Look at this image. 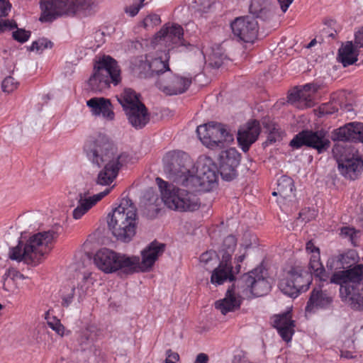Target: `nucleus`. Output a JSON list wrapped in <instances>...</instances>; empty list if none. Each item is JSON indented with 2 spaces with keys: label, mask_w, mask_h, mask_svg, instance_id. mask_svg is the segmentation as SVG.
I'll return each mask as SVG.
<instances>
[{
  "label": "nucleus",
  "mask_w": 363,
  "mask_h": 363,
  "mask_svg": "<svg viewBox=\"0 0 363 363\" xmlns=\"http://www.w3.org/2000/svg\"><path fill=\"white\" fill-rule=\"evenodd\" d=\"M354 255L352 251L339 255L337 257V262H339L340 268L346 269L351 267L354 262Z\"/></svg>",
  "instance_id": "nucleus-38"
},
{
  "label": "nucleus",
  "mask_w": 363,
  "mask_h": 363,
  "mask_svg": "<svg viewBox=\"0 0 363 363\" xmlns=\"http://www.w3.org/2000/svg\"><path fill=\"white\" fill-rule=\"evenodd\" d=\"M191 80L189 78L169 74L166 79L159 78L157 85L160 90L167 95H177L185 92Z\"/></svg>",
  "instance_id": "nucleus-20"
},
{
  "label": "nucleus",
  "mask_w": 363,
  "mask_h": 363,
  "mask_svg": "<svg viewBox=\"0 0 363 363\" xmlns=\"http://www.w3.org/2000/svg\"><path fill=\"white\" fill-rule=\"evenodd\" d=\"M303 271L300 267H292L286 272L283 278L279 282V289L286 295L290 297H296L301 291L308 289L310 285V277L306 279L303 275Z\"/></svg>",
  "instance_id": "nucleus-16"
},
{
  "label": "nucleus",
  "mask_w": 363,
  "mask_h": 363,
  "mask_svg": "<svg viewBox=\"0 0 363 363\" xmlns=\"http://www.w3.org/2000/svg\"><path fill=\"white\" fill-rule=\"evenodd\" d=\"M313 86L312 84H306V85L303 86V89H304L305 90H306V91H308V90H311V86Z\"/></svg>",
  "instance_id": "nucleus-63"
},
{
  "label": "nucleus",
  "mask_w": 363,
  "mask_h": 363,
  "mask_svg": "<svg viewBox=\"0 0 363 363\" xmlns=\"http://www.w3.org/2000/svg\"><path fill=\"white\" fill-rule=\"evenodd\" d=\"M17 28V23L14 21L0 20V33L6 30H12Z\"/></svg>",
  "instance_id": "nucleus-43"
},
{
  "label": "nucleus",
  "mask_w": 363,
  "mask_h": 363,
  "mask_svg": "<svg viewBox=\"0 0 363 363\" xmlns=\"http://www.w3.org/2000/svg\"><path fill=\"white\" fill-rule=\"evenodd\" d=\"M18 85V82L13 77L9 76L3 80L1 87L4 92L10 93L14 91Z\"/></svg>",
  "instance_id": "nucleus-40"
},
{
  "label": "nucleus",
  "mask_w": 363,
  "mask_h": 363,
  "mask_svg": "<svg viewBox=\"0 0 363 363\" xmlns=\"http://www.w3.org/2000/svg\"><path fill=\"white\" fill-rule=\"evenodd\" d=\"M279 137V133L276 131V128H274L272 130L270 131L269 135L267 136V139L266 143L272 144L277 141V138Z\"/></svg>",
  "instance_id": "nucleus-53"
},
{
  "label": "nucleus",
  "mask_w": 363,
  "mask_h": 363,
  "mask_svg": "<svg viewBox=\"0 0 363 363\" xmlns=\"http://www.w3.org/2000/svg\"><path fill=\"white\" fill-rule=\"evenodd\" d=\"M333 301L332 297L325 291L314 289L306 306V313H314L318 308H327Z\"/></svg>",
  "instance_id": "nucleus-28"
},
{
  "label": "nucleus",
  "mask_w": 363,
  "mask_h": 363,
  "mask_svg": "<svg viewBox=\"0 0 363 363\" xmlns=\"http://www.w3.org/2000/svg\"><path fill=\"white\" fill-rule=\"evenodd\" d=\"M316 43V40L315 39H313L312 40L309 44L308 45L307 48H311L312 46H313Z\"/></svg>",
  "instance_id": "nucleus-61"
},
{
  "label": "nucleus",
  "mask_w": 363,
  "mask_h": 363,
  "mask_svg": "<svg viewBox=\"0 0 363 363\" xmlns=\"http://www.w3.org/2000/svg\"><path fill=\"white\" fill-rule=\"evenodd\" d=\"M306 250L310 252H318L319 254V249L314 245L311 240L306 243Z\"/></svg>",
  "instance_id": "nucleus-57"
},
{
  "label": "nucleus",
  "mask_w": 363,
  "mask_h": 363,
  "mask_svg": "<svg viewBox=\"0 0 363 363\" xmlns=\"http://www.w3.org/2000/svg\"><path fill=\"white\" fill-rule=\"evenodd\" d=\"M163 162L167 179L178 185L189 186L192 164L185 152L178 150L169 152L164 157Z\"/></svg>",
  "instance_id": "nucleus-10"
},
{
  "label": "nucleus",
  "mask_w": 363,
  "mask_h": 363,
  "mask_svg": "<svg viewBox=\"0 0 363 363\" xmlns=\"http://www.w3.org/2000/svg\"><path fill=\"white\" fill-rule=\"evenodd\" d=\"M86 105L91 108L94 116H101L105 120L111 121L114 119L115 113L109 99L103 97H94L86 101Z\"/></svg>",
  "instance_id": "nucleus-26"
},
{
  "label": "nucleus",
  "mask_w": 363,
  "mask_h": 363,
  "mask_svg": "<svg viewBox=\"0 0 363 363\" xmlns=\"http://www.w3.org/2000/svg\"><path fill=\"white\" fill-rule=\"evenodd\" d=\"M240 154L235 148L221 152L219 157V172L223 179L231 181L237 177V167L240 164Z\"/></svg>",
  "instance_id": "nucleus-18"
},
{
  "label": "nucleus",
  "mask_w": 363,
  "mask_h": 363,
  "mask_svg": "<svg viewBox=\"0 0 363 363\" xmlns=\"http://www.w3.org/2000/svg\"><path fill=\"white\" fill-rule=\"evenodd\" d=\"M165 249V245L156 240L150 243L142 252V260L138 256H131L138 259V266L135 268V272H148L153 267L157 258L162 255Z\"/></svg>",
  "instance_id": "nucleus-19"
},
{
  "label": "nucleus",
  "mask_w": 363,
  "mask_h": 363,
  "mask_svg": "<svg viewBox=\"0 0 363 363\" xmlns=\"http://www.w3.org/2000/svg\"><path fill=\"white\" fill-rule=\"evenodd\" d=\"M156 183L167 208L179 212L195 211L199 208V199L192 192L175 187L160 177L156 178Z\"/></svg>",
  "instance_id": "nucleus-7"
},
{
  "label": "nucleus",
  "mask_w": 363,
  "mask_h": 363,
  "mask_svg": "<svg viewBox=\"0 0 363 363\" xmlns=\"http://www.w3.org/2000/svg\"><path fill=\"white\" fill-rule=\"evenodd\" d=\"M208 361V357L205 353H199L195 359L194 363H207Z\"/></svg>",
  "instance_id": "nucleus-56"
},
{
  "label": "nucleus",
  "mask_w": 363,
  "mask_h": 363,
  "mask_svg": "<svg viewBox=\"0 0 363 363\" xmlns=\"http://www.w3.org/2000/svg\"><path fill=\"white\" fill-rule=\"evenodd\" d=\"M128 122L136 129H141L150 121V114L144 104L125 111Z\"/></svg>",
  "instance_id": "nucleus-27"
},
{
  "label": "nucleus",
  "mask_w": 363,
  "mask_h": 363,
  "mask_svg": "<svg viewBox=\"0 0 363 363\" xmlns=\"http://www.w3.org/2000/svg\"><path fill=\"white\" fill-rule=\"evenodd\" d=\"M342 357H345L346 358H351L352 356L350 354V352H345L342 354Z\"/></svg>",
  "instance_id": "nucleus-60"
},
{
  "label": "nucleus",
  "mask_w": 363,
  "mask_h": 363,
  "mask_svg": "<svg viewBox=\"0 0 363 363\" xmlns=\"http://www.w3.org/2000/svg\"><path fill=\"white\" fill-rule=\"evenodd\" d=\"M281 9L283 12H286L294 0H277Z\"/></svg>",
  "instance_id": "nucleus-55"
},
{
  "label": "nucleus",
  "mask_w": 363,
  "mask_h": 363,
  "mask_svg": "<svg viewBox=\"0 0 363 363\" xmlns=\"http://www.w3.org/2000/svg\"><path fill=\"white\" fill-rule=\"evenodd\" d=\"M9 275L14 280L24 279L26 278L23 274L13 269L9 271Z\"/></svg>",
  "instance_id": "nucleus-54"
},
{
  "label": "nucleus",
  "mask_w": 363,
  "mask_h": 363,
  "mask_svg": "<svg viewBox=\"0 0 363 363\" xmlns=\"http://www.w3.org/2000/svg\"><path fill=\"white\" fill-rule=\"evenodd\" d=\"M137 208L128 198L123 199L118 206L108 216V226L119 241L129 242L136 233Z\"/></svg>",
  "instance_id": "nucleus-5"
},
{
  "label": "nucleus",
  "mask_w": 363,
  "mask_h": 363,
  "mask_svg": "<svg viewBox=\"0 0 363 363\" xmlns=\"http://www.w3.org/2000/svg\"><path fill=\"white\" fill-rule=\"evenodd\" d=\"M303 214H304L303 212H300L299 218H302V220H304L305 222H308L309 220V218L306 219V218H303Z\"/></svg>",
  "instance_id": "nucleus-62"
},
{
  "label": "nucleus",
  "mask_w": 363,
  "mask_h": 363,
  "mask_svg": "<svg viewBox=\"0 0 363 363\" xmlns=\"http://www.w3.org/2000/svg\"><path fill=\"white\" fill-rule=\"evenodd\" d=\"M245 255H242L239 256L237 258V262L238 263L242 262L245 259Z\"/></svg>",
  "instance_id": "nucleus-59"
},
{
  "label": "nucleus",
  "mask_w": 363,
  "mask_h": 363,
  "mask_svg": "<svg viewBox=\"0 0 363 363\" xmlns=\"http://www.w3.org/2000/svg\"><path fill=\"white\" fill-rule=\"evenodd\" d=\"M94 262L97 268L106 274H133L138 266V258L130 257L108 248L99 250L94 257Z\"/></svg>",
  "instance_id": "nucleus-8"
},
{
  "label": "nucleus",
  "mask_w": 363,
  "mask_h": 363,
  "mask_svg": "<svg viewBox=\"0 0 363 363\" xmlns=\"http://www.w3.org/2000/svg\"><path fill=\"white\" fill-rule=\"evenodd\" d=\"M189 186L196 191H208L218 179V168L213 160L206 157L198 162L196 171L191 170L190 178H189Z\"/></svg>",
  "instance_id": "nucleus-11"
},
{
  "label": "nucleus",
  "mask_w": 363,
  "mask_h": 363,
  "mask_svg": "<svg viewBox=\"0 0 363 363\" xmlns=\"http://www.w3.org/2000/svg\"><path fill=\"white\" fill-rule=\"evenodd\" d=\"M88 278H89V277H87V276H84V277H83V280H82V281H83V282L86 281V280L88 279Z\"/></svg>",
  "instance_id": "nucleus-64"
},
{
  "label": "nucleus",
  "mask_w": 363,
  "mask_h": 363,
  "mask_svg": "<svg viewBox=\"0 0 363 363\" xmlns=\"http://www.w3.org/2000/svg\"><path fill=\"white\" fill-rule=\"evenodd\" d=\"M53 43L46 38H40L38 40L33 42L31 46L29 48L30 51H40L43 52L47 48H51Z\"/></svg>",
  "instance_id": "nucleus-39"
},
{
  "label": "nucleus",
  "mask_w": 363,
  "mask_h": 363,
  "mask_svg": "<svg viewBox=\"0 0 363 363\" xmlns=\"http://www.w3.org/2000/svg\"><path fill=\"white\" fill-rule=\"evenodd\" d=\"M96 4L92 0H42L41 22L52 21L59 16L91 15L95 12Z\"/></svg>",
  "instance_id": "nucleus-6"
},
{
  "label": "nucleus",
  "mask_w": 363,
  "mask_h": 363,
  "mask_svg": "<svg viewBox=\"0 0 363 363\" xmlns=\"http://www.w3.org/2000/svg\"><path fill=\"white\" fill-rule=\"evenodd\" d=\"M309 269H311V273L315 277H318L320 280H325L326 276L325 268L320 262L319 258L316 256H314L313 258L311 259L309 262Z\"/></svg>",
  "instance_id": "nucleus-36"
},
{
  "label": "nucleus",
  "mask_w": 363,
  "mask_h": 363,
  "mask_svg": "<svg viewBox=\"0 0 363 363\" xmlns=\"http://www.w3.org/2000/svg\"><path fill=\"white\" fill-rule=\"evenodd\" d=\"M330 282L340 285V296L352 309L363 311V264L335 272Z\"/></svg>",
  "instance_id": "nucleus-4"
},
{
  "label": "nucleus",
  "mask_w": 363,
  "mask_h": 363,
  "mask_svg": "<svg viewBox=\"0 0 363 363\" xmlns=\"http://www.w3.org/2000/svg\"><path fill=\"white\" fill-rule=\"evenodd\" d=\"M145 0H140V3L138 4H133L129 7H126L125 9V13H128L130 16L133 17L138 14L140 9L143 6V1Z\"/></svg>",
  "instance_id": "nucleus-44"
},
{
  "label": "nucleus",
  "mask_w": 363,
  "mask_h": 363,
  "mask_svg": "<svg viewBox=\"0 0 363 363\" xmlns=\"http://www.w3.org/2000/svg\"><path fill=\"white\" fill-rule=\"evenodd\" d=\"M110 191L111 189H106L93 196H89L88 191L79 193L77 199V206L72 211V218L74 220L81 219L93 206L108 194Z\"/></svg>",
  "instance_id": "nucleus-22"
},
{
  "label": "nucleus",
  "mask_w": 363,
  "mask_h": 363,
  "mask_svg": "<svg viewBox=\"0 0 363 363\" xmlns=\"http://www.w3.org/2000/svg\"><path fill=\"white\" fill-rule=\"evenodd\" d=\"M150 68L152 77L170 70L167 60H163L160 57H156L150 60Z\"/></svg>",
  "instance_id": "nucleus-35"
},
{
  "label": "nucleus",
  "mask_w": 363,
  "mask_h": 363,
  "mask_svg": "<svg viewBox=\"0 0 363 363\" xmlns=\"http://www.w3.org/2000/svg\"><path fill=\"white\" fill-rule=\"evenodd\" d=\"M341 234L346 237H350V240H352L356 235V231L352 228L343 227L341 228Z\"/></svg>",
  "instance_id": "nucleus-51"
},
{
  "label": "nucleus",
  "mask_w": 363,
  "mask_h": 363,
  "mask_svg": "<svg viewBox=\"0 0 363 363\" xmlns=\"http://www.w3.org/2000/svg\"><path fill=\"white\" fill-rule=\"evenodd\" d=\"M160 17L155 13L147 16L143 21L145 28L153 27L155 26L160 24Z\"/></svg>",
  "instance_id": "nucleus-42"
},
{
  "label": "nucleus",
  "mask_w": 363,
  "mask_h": 363,
  "mask_svg": "<svg viewBox=\"0 0 363 363\" xmlns=\"http://www.w3.org/2000/svg\"><path fill=\"white\" fill-rule=\"evenodd\" d=\"M294 189V181L291 178L282 176L277 182V191L279 195L284 199H287L291 196Z\"/></svg>",
  "instance_id": "nucleus-34"
},
{
  "label": "nucleus",
  "mask_w": 363,
  "mask_h": 363,
  "mask_svg": "<svg viewBox=\"0 0 363 363\" xmlns=\"http://www.w3.org/2000/svg\"><path fill=\"white\" fill-rule=\"evenodd\" d=\"M61 229L62 227L57 225L48 231L33 235L26 243L19 241L16 247L10 248L9 258L27 264L39 263L43 257L50 250V245L57 239Z\"/></svg>",
  "instance_id": "nucleus-3"
},
{
  "label": "nucleus",
  "mask_w": 363,
  "mask_h": 363,
  "mask_svg": "<svg viewBox=\"0 0 363 363\" xmlns=\"http://www.w3.org/2000/svg\"><path fill=\"white\" fill-rule=\"evenodd\" d=\"M11 8V4L8 1L0 0V17H6Z\"/></svg>",
  "instance_id": "nucleus-45"
},
{
  "label": "nucleus",
  "mask_w": 363,
  "mask_h": 363,
  "mask_svg": "<svg viewBox=\"0 0 363 363\" xmlns=\"http://www.w3.org/2000/svg\"><path fill=\"white\" fill-rule=\"evenodd\" d=\"M132 72L135 76L139 78L152 77L150 60L147 57H141L133 64Z\"/></svg>",
  "instance_id": "nucleus-33"
},
{
  "label": "nucleus",
  "mask_w": 363,
  "mask_h": 363,
  "mask_svg": "<svg viewBox=\"0 0 363 363\" xmlns=\"http://www.w3.org/2000/svg\"><path fill=\"white\" fill-rule=\"evenodd\" d=\"M335 140L363 142V123H351L335 130Z\"/></svg>",
  "instance_id": "nucleus-25"
},
{
  "label": "nucleus",
  "mask_w": 363,
  "mask_h": 363,
  "mask_svg": "<svg viewBox=\"0 0 363 363\" xmlns=\"http://www.w3.org/2000/svg\"><path fill=\"white\" fill-rule=\"evenodd\" d=\"M139 96L140 94H138L134 90L126 88L121 94L116 96V99L125 111L129 108L138 106L139 104H143L140 101Z\"/></svg>",
  "instance_id": "nucleus-31"
},
{
  "label": "nucleus",
  "mask_w": 363,
  "mask_h": 363,
  "mask_svg": "<svg viewBox=\"0 0 363 363\" xmlns=\"http://www.w3.org/2000/svg\"><path fill=\"white\" fill-rule=\"evenodd\" d=\"M236 245L237 240L233 235H228L224 239L221 249L219 250V255H221L222 260L212 272L211 277L212 284L220 285L223 284L227 279L230 281L234 279L230 261Z\"/></svg>",
  "instance_id": "nucleus-14"
},
{
  "label": "nucleus",
  "mask_w": 363,
  "mask_h": 363,
  "mask_svg": "<svg viewBox=\"0 0 363 363\" xmlns=\"http://www.w3.org/2000/svg\"><path fill=\"white\" fill-rule=\"evenodd\" d=\"M223 57L220 55L218 57H217L216 53H213L211 56V62L210 64L216 68H219L223 64Z\"/></svg>",
  "instance_id": "nucleus-49"
},
{
  "label": "nucleus",
  "mask_w": 363,
  "mask_h": 363,
  "mask_svg": "<svg viewBox=\"0 0 363 363\" xmlns=\"http://www.w3.org/2000/svg\"><path fill=\"white\" fill-rule=\"evenodd\" d=\"M166 355L167 357L164 363H176L179 359V354L172 352L170 349L166 351Z\"/></svg>",
  "instance_id": "nucleus-47"
},
{
  "label": "nucleus",
  "mask_w": 363,
  "mask_h": 363,
  "mask_svg": "<svg viewBox=\"0 0 363 363\" xmlns=\"http://www.w3.org/2000/svg\"><path fill=\"white\" fill-rule=\"evenodd\" d=\"M260 131L259 122L257 120L248 121L246 125L239 129L237 139L245 152H247L251 145L257 140Z\"/></svg>",
  "instance_id": "nucleus-23"
},
{
  "label": "nucleus",
  "mask_w": 363,
  "mask_h": 363,
  "mask_svg": "<svg viewBox=\"0 0 363 363\" xmlns=\"http://www.w3.org/2000/svg\"><path fill=\"white\" fill-rule=\"evenodd\" d=\"M233 35L245 43H252L258 33L257 21L253 17L236 18L230 24Z\"/></svg>",
  "instance_id": "nucleus-17"
},
{
  "label": "nucleus",
  "mask_w": 363,
  "mask_h": 363,
  "mask_svg": "<svg viewBox=\"0 0 363 363\" xmlns=\"http://www.w3.org/2000/svg\"><path fill=\"white\" fill-rule=\"evenodd\" d=\"M79 344L83 346H87L91 343L90 341V333L88 330H85L82 332L80 337L79 339Z\"/></svg>",
  "instance_id": "nucleus-48"
},
{
  "label": "nucleus",
  "mask_w": 363,
  "mask_h": 363,
  "mask_svg": "<svg viewBox=\"0 0 363 363\" xmlns=\"http://www.w3.org/2000/svg\"><path fill=\"white\" fill-rule=\"evenodd\" d=\"M273 326L277 330L282 340L286 342L291 340L295 332V322L291 319L290 311L274 316Z\"/></svg>",
  "instance_id": "nucleus-24"
},
{
  "label": "nucleus",
  "mask_w": 363,
  "mask_h": 363,
  "mask_svg": "<svg viewBox=\"0 0 363 363\" xmlns=\"http://www.w3.org/2000/svg\"><path fill=\"white\" fill-rule=\"evenodd\" d=\"M196 133L202 143L210 148H223L233 141L225 125L214 121L198 126Z\"/></svg>",
  "instance_id": "nucleus-12"
},
{
  "label": "nucleus",
  "mask_w": 363,
  "mask_h": 363,
  "mask_svg": "<svg viewBox=\"0 0 363 363\" xmlns=\"http://www.w3.org/2000/svg\"><path fill=\"white\" fill-rule=\"evenodd\" d=\"M270 288V284L263 275V268H255L243 274L237 281L238 296L235 295V286L233 285L231 289H228L224 298L216 301L215 307L223 315H226L228 312L240 308L241 296L246 298L262 296L269 291Z\"/></svg>",
  "instance_id": "nucleus-2"
},
{
  "label": "nucleus",
  "mask_w": 363,
  "mask_h": 363,
  "mask_svg": "<svg viewBox=\"0 0 363 363\" xmlns=\"http://www.w3.org/2000/svg\"><path fill=\"white\" fill-rule=\"evenodd\" d=\"M290 146L294 149L306 146L317 150L320 154L328 150L330 141L327 132L323 130L313 131L311 130H303L296 134L290 141Z\"/></svg>",
  "instance_id": "nucleus-15"
},
{
  "label": "nucleus",
  "mask_w": 363,
  "mask_h": 363,
  "mask_svg": "<svg viewBox=\"0 0 363 363\" xmlns=\"http://www.w3.org/2000/svg\"><path fill=\"white\" fill-rule=\"evenodd\" d=\"M45 318L48 320V325L60 336L63 337L70 334V331L65 329V326L61 323L59 319L55 317L49 318L47 316Z\"/></svg>",
  "instance_id": "nucleus-37"
},
{
  "label": "nucleus",
  "mask_w": 363,
  "mask_h": 363,
  "mask_svg": "<svg viewBox=\"0 0 363 363\" xmlns=\"http://www.w3.org/2000/svg\"><path fill=\"white\" fill-rule=\"evenodd\" d=\"M339 155L336 154L337 169L340 173L350 180H355L363 172V159L354 147H342L337 149Z\"/></svg>",
  "instance_id": "nucleus-13"
},
{
  "label": "nucleus",
  "mask_w": 363,
  "mask_h": 363,
  "mask_svg": "<svg viewBox=\"0 0 363 363\" xmlns=\"http://www.w3.org/2000/svg\"><path fill=\"white\" fill-rule=\"evenodd\" d=\"M358 55L359 53L354 49L352 42L347 41L345 45L339 49L337 60L342 64L343 67H346L355 63L358 60Z\"/></svg>",
  "instance_id": "nucleus-29"
},
{
  "label": "nucleus",
  "mask_w": 363,
  "mask_h": 363,
  "mask_svg": "<svg viewBox=\"0 0 363 363\" xmlns=\"http://www.w3.org/2000/svg\"><path fill=\"white\" fill-rule=\"evenodd\" d=\"M121 82V69L118 62L113 57L104 56L94 65V73L88 81L89 89L94 92H102L110 86Z\"/></svg>",
  "instance_id": "nucleus-9"
},
{
  "label": "nucleus",
  "mask_w": 363,
  "mask_h": 363,
  "mask_svg": "<svg viewBox=\"0 0 363 363\" xmlns=\"http://www.w3.org/2000/svg\"><path fill=\"white\" fill-rule=\"evenodd\" d=\"M183 35L184 31L181 26L166 24L156 33L155 40L166 47L174 48L183 45Z\"/></svg>",
  "instance_id": "nucleus-21"
},
{
  "label": "nucleus",
  "mask_w": 363,
  "mask_h": 363,
  "mask_svg": "<svg viewBox=\"0 0 363 363\" xmlns=\"http://www.w3.org/2000/svg\"><path fill=\"white\" fill-rule=\"evenodd\" d=\"M200 259L201 262L207 263L209 260L211 259V253L208 252L203 253L201 255Z\"/></svg>",
  "instance_id": "nucleus-58"
},
{
  "label": "nucleus",
  "mask_w": 363,
  "mask_h": 363,
  "mask_svg": "<svg viewBox=\"0 0 363 363\" xmlns=\"http://www.w3.org/2000/svg\"><path fill=\"white\" fill-rule=\"evenodd\" d=\"M84 150L93 164L104 167L96 179V184L103 186L109 185L113 182L128 157L125 153H117L109 138L101 133L91 137L86 143Z\"/></svg>",
  "instance_id": "nucleus-1"
},
{
  "label": "nucleus",
  "mask_w": 363,
  "mask_h": 363,
  "mask_svg": "<svg viewBox=\"0 0 363 363\" xmlns=\"http://www.w3.org/2000/svg\"><path fill=\"white\" fill-rule=\"evenodd\" d=\"M249 11L254 17L263 21L271 16L270 4L268 0H252Z\"/></svg>",
  "instance_id": "nucleus-30"
},
{
  "label": "nucleus",
  "mask_w": 363,
  "mask_h": 363,
  "mask_svg": "<svg viewBox=\"0 0 363 363\" xmlns=\"http://www.w3.org/2000/svg\"><path fill=\"white\" fill-rule=\"evenodd\" d=\"M354 43L359 48H363V26L355 33Z\"/></svg>",
  "instance_id": "nucleus-52"
},
{
  "label": "nucleus",
  "mask_w": 363,
  "mask_h": 363,
  "mask_svg": "<svg viewBox=\"0 0 363 363\" xmlns=\"http://www.w3.org/2000/svg\"><path fill=\"white\" fill-rule=\"evenodd\" d=\"M86 289L87 287H84L82 284H80L77 289L74 286H72L67 291L62 292V306L63 307H68L72 303L74 296H77L79 303L82 302L86 295Z\"/></svg>",
  "instance_id": "nucleus-32"
},
{
  "label": "nucleus",
  "mask_w": 363,
  "mask_h": 363,
  "mask_svg": "<svg viewBox=\"0 0 363 363\" xmlns=\"http://www.w3.org/2000/svg\"><path fill=\"white\" fill-rule=\"evenodd\" d=\"M302 97L303 91L301 90H298L289 94L288 99L289 101L293 104L300 100Z\"/></svg>",
  "instance_id": "nucleus-50"
},
{
  "label": "nucleus",
  "mask_w": 363,
  "mask_h": 363,
  "mask_svg": "<svg viewBox=\"0 0 363 363\" xmlns=\"http://www.w3.org/2000/svg\"><path fill=\"white\" fill-rule=\"evenodd\" d=\"M337 108L335 106H333L331 104H324L320 107V115H330L336 113L337 111Z\"/></svg>",
  "instance_id": "nucleus-46"
},
{
  "label": "nucleus",
  "mask_w": 363,
  "mask_h": 363,
  "mask_svg": "<svg viewBox=\"0 0 363 363\" xmlns=\"http://www.w3.org/2000/svg\"><path fill=\"white\" fill-rule=\"evenodd\" d=\"M30 36V32L23 28H17L12 33V37L16 41L23 43L26 42Z\"/></svg>",
  "instance_id": "nucleus-41"
}]
</instances>
